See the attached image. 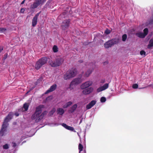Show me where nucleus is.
I'll use <instances>...</instances> for the list:
<instances>
[{"label": "nucleus", "mask_w": 153, "mask_h": 153, "mask_svg": "<svg viewBox=\"0 0 153 153\" xmlns=\"http://www.w3.org/2000/svg\"><path fill=\"white\" fill-rule=\"evenodd\" d=\"M63 59L62 56L57 57L54 61H51L49 62V64L53 67L59 66L61 65L63 61Z\"/></svg>", "instance_id": "nucleus-4"}, {"label": "nucleus", "mask_w": 153, "mask_h": 153, "mask_svg": "<svg viewBox=\"0 0 153 153\" xmlns=\"http://www.w3.org/2000/svg\"><path fill=\"white\" fill-rule=\"evenodd\" d=\"M56 111V109L55 108H53L52 110L50 112L49 115L50 116L52 115Z\"/></svg>", "instance_id": "nucleus-24"}, {"label": "nucleus", "mask_w": 153, "mask_h": 153, "mask_svg": "<svg viewBox=\"0 0 153 153\" xmlns=\"http://www.w3.org/2000/svg\"><path fill=\"white\" fill-rule=\"evenodd\" d=\"M52 98V96H50V97H47L46 98V100L47 101V100H49L50 99H51V98Z\"/></svg>", "instance_id": "nucleus-37"}, {"label": "nucleus", "mask_w": 153, "mask_h": 153, "mask_svg": "<svg viewBox=\"0 0 153 153\" xmlns=\"http://www.w3.org/2000/svg\"><path fill=\"white\" fill-rule=\"evenodd\" d=\"M3 148L4 149H7L9 148L8 145L6 144L3 146Z\"/></svg>", "instance_id": "nucleus-30"}, {"label": "nucleus", "mask_w": 153, "mask_h": 153, "mask_svg": "<svg viewBox=\"0 0 153 153\" xmlns=\"http://www.w3.org/2000/svg\"><path fill=\"white\" fill-rule=\"evenodd\" d=\"M127 35L126 34H124L122 36V40L123 41H125L127 39Z\"/></svg>", "instance_id": "nucleus-26"}, {"label": "nucleus", "mask_w": 153, "mask_h": 153, "mask_svg": "<svg viewBox=\"0 0 153 153\" xmlns=\"http://www.w3.org/2000/svg\"><path fill=\"white\" fill-rule=\"evenodd\" d=\"M152 47H153V38H152L149 41V44L148 45L147 47L148 48L150 49Z\"/></svg>", "instance_id": "nucleus-19"}, {"label": "nucleus", "mask_w": 153, "mask_h": 153, "mask_svg": "<svg viewBox=\"0 0 153 153\" xmlns=\"http://www.w3.org/2000/svg\"><path fill=\"white\" fill-rule=\"evenodd\" d=\"M105 81V80L104 79H102L101 80L100 82L101 83H103Z\"/></svg>", "instance_id": "nucleus-36"}, {"label": "nucleus", "mask_w": 153, "mask_h": 153, "mask_svg": "<svg viewBox=\"0 0 153 153\" xmlns=\"http://www.w3.org/2000/svg\"><path fill=\"white\" fill-rule=\"evenodd\" d=\"M72 103L71 101H69L67 102L65 105L63 106L64 108H66L72 104Z\"/></svg>", "instance_id": "nucleus-21"}, {"label": "nucleus", "mask_w": 153, "mask_h": 153, "mask_svg": "<svg viewBox=\"0 0 153 153\" xmlns=\"http://www.w3.org/2000/svg\"><path fill=\"white\" fill-rule=\"evenodd\" d=\"M70 22L69 20H65L63 22L62 25V27L63 30H65L68 28Z\"/></svg>", "instance_id": "nucleus-12"}, {"label": "nucleus", "mask_w": 153, "mask_h": 153, "mask_svg": "<svg viewBox=\"0 0 153 153\" xmlns=\"http://www.w3.org/2000/svg\"><path fill=\"white\" fill-rule=\"evenodd\" d=\"M19 143H17V144H19Z\"/></svg>", "instance_id": "nucleus-45"}, {"label": "nucleus", "mask_w": 153, "mask_h": 153, "mask_svg": "<svg viewBox=\"0 0 153 153\" xmlns=\"http://www.w3.org/2000/svg\"><path fill=\"white\" fill-rule=\"evenodd\" d=\"M40 13V12L37 13L33 19L32 22V26L33 27H35L37 25L38 18Z\"/></svg>", "instance_id": "nucleus-13"}, {"label": "nucleus", "mask_w": 153, "mask_h": 153, "mask_svg": "<svg viewBox=\"0 0 153 153\" xmlns=\"http://www.w3.org/2000/svg\"><path fill=\"white\" fill-rule=\"evenodd\" d=\"M148 29L147 28H145L143 30V33L139 32L136 33V35L138 37L143 38H144L148 34Z\"/></svg>", "instance_id": "nucleus-10"}, {"label": "nucleus", "mask_w": 153, "mask_h": 153, "mask_svg": "<svg viewBox=\"0 0 153 153\" xmlns=\"http://www.w3.org/2000/svg\"><path fill=\"white\" fill-rule=\"evenodd\" d=\"M15 115L16 116H18L19 115V114H17V113H16L15 114Z\"/></svg>", "instance_id": "nucleus-40"}, {"label": "nucleus", "mask_w": 153, "mask_h": 153, "mask_svg": "<svg viewBox=\"0 0 153 153\" xmlns=\"http://www.w3.org/2000/svg\"><path fill=\"white\" fill-rule=\"evenodd\" d=\"M78 148L79 150V153H81V152L82 151L83 148V146L81 143L79 144Z\"/></svg>", "instance_id": "nucleus-23"}, {"label": "nucleus", "mask_w": 153, "mask_h": 153, "mask_svg": "<svg viewBox=\"0 0 153 153\" xmlns=\"http://www.w3.org/2000/svg\"><path fill=\"white\" fill-rule=\"evenodd\" d=\"M76 73V70L75 68H72L68 71L64 75V78L67 80L75 76Z\"/></svg>", "instance_id": "nucleus-5"}, {"label": "nucleus", "mask_w": 153, "mask_h": 153, "mask_svg": "<svg viewBox=\"0 0 153 153\" xmlns=\"http://www.w3.org/2000/svg\"><path fill=\"white\" fill-rule=\"evenodd\" d=\"M3 50V48L2 47H0V53Z\"/></svg>", "instance_id": "nucleus-38"}, {"label": "nucleus", "mask_w": 153, "mask_h": 153, "mask_svg": "<svg viewBox=\"0 0 153 153\" xmlns=\"http://www.w3.org/2000/svg\"><path fill=\"white\" fill-rule=\"evenodd\" d=\"M82 82V79L80 78H78L74 79L71 82L70 85V88L71 89L73 88L72 86L73 85H77Z\"/></svg>", "instance_id": "nucleus-11"}, {"label": "nucleus", "mask_w": 153, "mask_h": 153, "mask_svg": "<svg viewBox=\"0 0 153 153\" xmlns=\"http://www.w3.org/2000/svg\"><path fill=\"white\" fill-rule=\"evenodd\" d=\"M29 92V91H28L27 92V93H26V94H27V93H28Z\"/></svg>", "instance_id": "nucleus-44"}, {"label": "nucleus", "mask_w": 153, "mask_h": 153, "mask_svg": "<svg viewBox=\"0 0 153 153\" xmlns=\"http://www.w3.org/2000/svg\"><path fill=\"white\" fill-rule=\"evenodd\" d=\"M47 58L43 57L36 62L35 65V68L36 70L39 69L43 65L47 63Z\"/></svg>", "instance_id": "nucleus-6"}, {"label": "nucleus", "mask_w": 153, "mask_h": 153, "mask_svg": "<svg viewBox=\"0 0 153 153\" xmlns=\"http://www.w3.org/2000/svg\"><path fill=\"white\" fill-rule=\"evenodd\" d=\"M12 146L13 147H15L17 146L16 144L14 142H12Z\"/></svg>", "instance_id": "nucleus-34"}, {"label": "nucleus", "mask_w": 153, "mask_h": 153, "mask_svg": "<svg viewBox=\"0 0 153 153\" xmlns=\"http://www.w3.org/2000/svg\"><path fill=\"white\" fill-rule=\"evenodd\" d=\"M53 52L55 53L57 52L58 51V48L57 47L54 45L53 47Z\"/></svg>", "instance_id": "nucleus-22"}, {"label": "nucleus", "mask_w": 153, "mask_h": 153, "mask_svg": "<svg viewBox=\"0 0 153 153\" xmlns=\"http://www.w3.org/2000/svg\"><path fill=\"white\" fill-rule=\"evenodd\" d=\"M106 101V99L105 97H102L100 99V101L102 102H104Z\"/></svg>", "instance_id": "nucleus-25"}, {"label": "nucleus", "mask_w": 153, "mask_h": 153, "mask_svg": "<svg viewBox=\"0 0 153 153\" xmlns=\"http://www.w3.org/2000/svg\"><path fill=\"white\" fill-rule=\"evenodd\" d=\"M57 85L56 84H54L51 86L49 89L47 90L45 93L46 94L50 92H52L54 91L56 88Z\"/></svg>", "instance_id": "nucleus-15"}, {"label": "nucleus", "mask_w": 153, "mask_h": 153, "mask_svg": "<svg viewBox=\"0 0 153 153\" xmlns=\"http://www.w3.org/2000/svg\"><path fill=\"white\" fill-rule=\"evenodd\" d=\"M79 62L80 63L82 62V60H80L79 61Z\"/></svg>", "instance_id": "nucleus-41"}, {"label": "nucleus", "mask_w": 153, "mask_h": 153, "mask_svg": "<svg viewBox=\"0 0 153 153\" xmlns=\"http://www.w3.org/2000/svg\"><path fill=\"white\" fill-rule=\"evenodd\" d=\"M110 33V30L108 29H106L105 31V33L107 34H109Z\"/></svg>", "instance_id": "nucleus-33"}, {"label": "nucleus", "mask_w": 153, "mask_h": 153, "mask_svg": "<svg viewBox=\"0 0 153 153\" xmlns=\"http://www.w3.org/2000/svg\"><path fill=\"white\" fill-rule=\"evenodd\" d=\"M88 68L90 67V69L88 70L85 73V75L86 77L88 76L92 72V71L94 68L95 65L91 63L88 65L87 66Z\"/></svg>", "instance_id": "nucleus-9"}, {"label": "nucleus", "mask_w": 153, "mask_h": 153, "mask_svg": "<svg viewBox=\"0 0 153 153\" xmlns=\"http://www.w3.org/2000/svg\"><path fill=\"white\" fill-rule=\"evenodd\" d=\"M43 107V105H40L37 107L35 112L32 116V119L34 120L36 123L41 121L44 116L47 114V112L46 111L42 113V108Z\"/></svg>", "instance_id": "nucleus-1"}, {"label": "nucleus", "mask_w": 153, "mask_h": 153, "mask_svg": "<svg viewBox=\"0 0 153 153\" xmlns=\"http://www.w3.org/2000/svg\"><path fill=\"white\" fill-rule=\"evenodd\" d=\"M67 129L72 131H75L74 128L70 126H68Z\"/></svg>", "instance_id": "nucleus-27"}, {"label": "nucleus", "mask_w": 153, "mask_h": 153, "mask_svg": "<svg viewBox=\"0 0 153 153\" xmlns=\"http://www.w3.org/2000/svg\"><path fill=\"white\" fill-rule=\"evenodd\" d=\"M108 87V83H106L104 84L102 86L98 88L97 90V92H100L101 91H104Z\"/></svg>", "instance_id": "nucleus-14"}, {"label": "nucleus", "mask_w": 153, "mask_h": 153, "mask_svg": "<svg viewBox=\"0 0 153 153\" xmlns=\"http://www.w3.org/2000/svg\"><path fill=\"white\" fill-rule=\"evenodd\" d=\"M26 0H24L23 1H22V2L21 3V4H23L25 2V1Z\"/></svg>", "instance_id": "nucleus-39"}, {"label": "nucleus", "mask_w": 153, "mask_h": 153, "mask_svg": "<svg viewBox=\"0 0 153 153\" xmlns=\"http://www.w3.org/2000/svg\"><path fill=\"white\" fill-rule=\"evenodd\" d=\"M29 107V104L28 103H25L24 104L23 108H22V110H23V108L25 109L24 111H26L28 110Z\"/></svg>", "instance_id": "nucleus-20"}, {"label": "nucleus", "mask_w": 153, "mask_h": 153, "mask_svg": "<svg viewBox=\"0 0 153 153\" xmlns=\"http://www.w3.org/2000/svg\"><path fill=\"white\" fill-rule=\"evenodd\" d=\"M62 126L64 127L66 129H68V126L65 123H62Z\"/></svg>", "instance_id": "nucleus-31"}, {"label": "nucleus", "mask_w": 153, "mask_h": 153, "mask_svg": "<svg viewBox=\"0 0 153 153\" xmlns=\"http://www.w3.org/2000/svg\"><path fill=\"white\" fill-rule=\"evenodd\" d=\"M25 11V9L24 8H21L20 10V12L22 13H23Z\"/></svg>", "instance_id": "nucleus-35"}, {"label": "nucleus", "mask_w": 153, "mask_h": 153, "mask_svg": "<svg viewBox=\"0 0 153 153\" xmlns=\"http://www.w3.org/2000/svg\"><path fill=\"white\" fill-rule=\"evenodd\" d=\"M132 88L134 89L137 88H138V85L137 84H134L132 85Z\"/></svg>", "instance_id": "nucleus-28"}, {"label": "nucleus", "mask_w": 153, "mask_h": 153, "mask_svg": "<svg viewBox=\"0 0 153 153\" xmlns=\"http://www.w3.org/2000/svg\"><path fill=\"white\" fill-rule=\"evenodd\" d=\"M6 30V29L3 28H0V33L4 32Z\"/></svg>", "instance_id": "nucleus-29"}, {"label": "nucleus", "mask_w": 153, "mask_h": 153, "mask_svg": "<svg viewBox=\"0 0 153 153\" xmlns=\"http://www.w3.org/2000/svg\"><path fill=\"white\" fill-rule=\"evenodd\" d=\"M140 54L141 55L145 56L146 54V52L143 51H141L140 52Z\"/></svg>", "instance_id": "nucleus-32"}, {"label": "nucleus", "mask_w": 153, "mask_h": 153, "mask_svg": "<svg viewBox=\"0 0 153 153\" xmlns=\"http://www.w3.org/2000/svg\"><path fill=\"white\" fill-rule=\"evenodd\" d=\"M13 115V113L10 112L4 120L2 128L0 131V136L5 135L7 132V128L8 125V123L12 119Z\"/></svg>", "instance_id": "nucleus-3"}, {"label": "nucleus", "mask_w": 153, "mask_h": 153, "mask_svg": "<svg viewBox=\"0 0 153 153\" xmlns=\"http://www.w3.org/2000/svg\"><path fill=\"white\" fill-rule=\"evenodd\" d=\"M117 42V41L115 39H112L106 42L104 45V46L105 48H108L111 47L114 44H116Z\"/></svg>", "instance_id": "nucleus-8"}, {"label": "nucleus", "mask_w": 153, "mask_h": 153, "mask_svg": "<svg viewBox=\"0 0 153 153\" xmlns=\"http://www.w3.org/2000/svg\"><path fill=\"white\" fill-rule=\"evenodd\" d=\"M93 83V82L89 80L83 83L80 86L81 88L83 89L82 93L85 95H88L91 93L94 90L92 87L90 86L92 85Z\"/></svg>", "instance_id": "nucleus-2"}, {"label": "nucleus", "mask_w": 153, "mask_h": 153, "mask_svg": "<svg viewBox=\"0 0 153 153\" xmlns=\"http://www.w3.org/2000/svg\"><path fill=\"white\" fill-rule=\"evenodd\" d=\"M83 153H86V152L85 151H84L83 152Z\"/></svg>", "instance_id": "nucleus-43"}, {"label": "nucleus", "mask_w": 153, "mask_h": 153, "mask_svg": "<svg viewBox=\"0 0 153 153\" xmlns=\"http://www.w3.org/2000/svg\"><path fill=\"white\" fill-rule=\"evenodd\" d=\"M57 112L59 115H62L64 113V110L62 108H59L57 109Z\"/></svg>", "instance_id": "nucleus-18"}, {"label": "nucleus", "mask_w": 153, "mask_h": 153, "mask_svg": "<svg viewBox=\"0 0 153 153\" xmlns=\"http://www.w3.org/2000/svg\"><path fill=\"white\" fill-rule=\"evenodd\" d=\"M46 1V0H35L31 5V8L33 9L36 8L39 6L42 5Z\"/></svg>", "instance_id": "nucleus-7"}, {"label": "nucleus", "mask_w": 153, "mask_h": 153, "mask_svg": "<svg viewBox=\"0 0 153 153\" xmlns=\"http://www.w3.org/2000/svg\"><path fill=\"white\" fill-rule=\"evenodd\" d=\"M77 105L76 104H74L72 107H71L70 109L69 110V112L70 113H72L74 112V111L76 109L77 107Z\"/></svg>", "instance_id": "nucleus-17"}, {"label": "nucleus", "mask_w": 153, "mask_h": 153, "mask_svg": "<svg viewBox=\"0 0 153 153\" xmlns=\"http://www.w3.org/2000/svg\"><path fill=\"white\" fill-rule=\"evenodd\" d=\"M105 63H106V62H104V64H105ZM106 63H107V62H106Z\"/></svg>", "instance_id": "nucleus-42"}, {"label": "nucleus", "mask_w": 153, "mask_h": 153, "mask_svg": "<svg viewBox=\"0 0 153 153\" xmlns=\"http://www.w3.org/2000/svg\"><path fill=\"white\" fill-rule=\"evenodd\" d=\"M96 101L95 100H92L89 104L86 105V108L87 109H90L96 104Z\"/></svg>", "instance_id": "nucleus-16"}]
</instances>
